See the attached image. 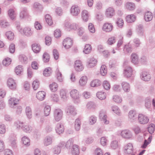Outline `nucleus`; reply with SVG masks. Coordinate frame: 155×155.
Wrapping results in <instances>:
<instances>
[{
    "label": "nucleus",
    "mask_w": 155,
    "mask_h": 155,
    "mask_svg": "<svg viewBox=\"0 0 155 155\" xmlns=\"http://www.w3.org/2000/svg\"><path fill=\"white\" fill-rule=\"evenodd\" d=\"M87 81V77L85 76H82L79 81V84L81 86L84 87L86 84Z\"/></svg>",
    "instance_id": "obj_29"
},
{
    "label": "nucleus",
    "mask_w": 155,
    "mask_h": 155,
    "mask_svg": "<svg viewBox=\"0 0 155 155\" xmlns=\"http://www.w3.org/2000/svg\"><path fill=\"white\" fill-rule=\"evenodd\" d=\"M130 58L131 62L134 64H137L139 62V57L137 54L133 53L131 55Z\"/></svg>",
    "instance_id": "obj_26"
},
{
    "label": "nucleus",
    "mask_w": 155,
    "mask_h": 155,
    "mask_svg": "<svg viewBox=\"0 0 155 155\" xmlns=\"http://www.w3.org/2000/svg\"><path fill=\"white\" fill-rule=\"evenodd\" d=\"M55 130L56 133L58 134L62 133L64 131L63 125L61 123L57 124L55 127Z\"/></svg>",
    "instance_id": "obj_24"
},
{
    "label": "nucleus",
    "mask_w": 155,
    "mask_h": 155,
    "mask_svg": "<svg viewBox=\"0 0 155 155\" xmlns=\"http://www.w3.org/2000/svg\"><path fill=\"white\" fill-rule=\"evenodd\" d=\"M10 23L5 20H0V26L2 28H6L10 26Z\"/></svg>",
    "instance_id": "obj_35"
},
{
    "label": "nucleus",
    "mask_w": 155,
    "mask_h": 155,
    "mask_svg": "<svg viewBox=\"0 0 155 155\" xmlns=\"http://www.w3.org/2000/svg\"><path fill=\"white\" fill-rule=\"evenodd\" d=\"M97 121V118L94 116H92L89 119V123L91 125H93L96 123Z\"/></svg>",
    "instance_id": "obj_64"
},
{
    "label": "nucleus",
    "mask_w": 155,
    "mask_h": 155,
    "mask_svg": "<svg viewBox=\"0 0 155 155\" xmlns=\"http://www.w3.org/2000/svg\"><path fill=\"white\" fill-rule=\"evenodd\" d=\"M11 60L9 58H5L2 61V64L3 65L5 66H8L11 63Z\"/></svg>",
    "instance_id": "obj_63"
},
{
    "label": "nucleus",
    "mask_w": 155,
    "mask_h": 155,
    "mask_svg": "<svg viewBox=\"0 0 155 155\" xmlns=\"http://www.w3.org/2000/svg\"><path fill=\"white\" fill-rule=\"evenodd\" d=\"M64 143L61 142L58 145L55 146L53 149V153L54 154H58L61 152V149L64 147Z\"/></svg>",
    "instance_id": "obj_17"
},
{
    "label": "nucleus",
    "mask_w": 155,
    "mask_h": 155,
    "mask_svg": "<svg viewBox=\"0 0 155 155\" xmlns=\"http://www.w3.org/2000/svg\"><path fill=\"white\" fill-rule=\"evenodd\" d=\"M97 60L94 58H91L89 59L87 62V67L91 68L95 66L97 63Z\"/></svg>",
    "instance_id": "obj_28"
},
{
    "label": "nucleus",
    "mask_w": 155,
    "mask_h": 155,
    "mask_svg": "<svg viewBox=\"0 0 155 155\" xmlns=\"http://www.w3.org/2000/svg\"><path fill=\"white\" fill-rule=\"evenodd\" d=\"M46 93L44 91H39L36 94V96L37 99L40 101L44 100L45 98Z\"/></svg>",
    "instance_id": "obj_20"
},
{
    "label": "nucleus",
    "mask_w": 155,
    "mask_h": 155,
    "mask_svg": "<svg viewBox=\"0 0 155 155\" xmlns=\"http://www.w3.org/2000/svg\"><path fill=\"white\" fill-rule=\"evenodd\" d=\"M132 68L130 66H127L124 69V74L127 78L130 77L132 74Z\"/></svg>",
    "instance_id": "obj_19"
},
{
    "label": "nucleus",
    "mask_w": 155,
    "mask_h": 155,
    "mask_svg": "<svg viewBox=\"0 0 155 155\" xmlns=\"http://www.w3.org/2000/svg\"><path fill=\"white\" fill-rule=\"evenodd\" d=\"M124 51L125 52H131L132 51L131 45L130 44L125 45L124 48Z\"/></svg>",
    "instance_id": "obj_54"
},
{
    "label": "nucleus",
    "mask_w": 155,
    "mask_h": 155,
    "mask_svg": "<svg viewBox=\"0 0 155 155\" xmlns=\"http://www.w3.org/2000/svg\"><path fill=\"white\" fill-rule=\"evenodd\" d=\"M81 122L80 120L78 118L76 119L75 122L74 127L75 130L78 131L81 128Z\"/></svg>",
    "instance_id": "obj_42"
},
{
    "label": "nucleus",
    "mask_w": 155,
    "mask_h": 155,
    "mask_svg": "<svg viewBox=\"0 0 155 155\" xmlns=\"http://www.w3.org/2000/svg\"><path fill=\"white\" fill-rule=\"evenodd\" d=\"M101 84V81L98 79H95L92 81L90 83V85L92 87H97L100 86Z\"/></svg>",
    "instance_id": "obj_34"
},
{
    "label": "nucleus",
    "mask_w": 155,
    "mask_h": 155,
    "mask_svg": "<svg viewBox=\"0 0 155 155\" xmlns=\"http://www.w3.org/2000/svg\"><path fill=\"white\" fill-rule=\"evenodd\" d=\"M153 18V15L151 12L148 11L145 13L144 18L146 21L148 22L151 21Z\"/></svg>",
    "instance_id": "obj_27"
},
{
    "label": "nucleus",
    "mask_w": 155,
    "mask_h": 155,
    "mask_svg": "<svg viewBox=\"0 0 155 155\" xmlns=\"http://www.w3.org/2000/svg\"><path fill=\"white\" fill-rule=\"evenodd\" d=\"M52 71L50 68L48 67L45 69L43 73L44 76L48 77L50 76L52 73Z\"/></svg>",
    "instance_id": "obj_41"
},
{
    "label": "nucleus",
    "mask_w": 155,
    "mask_h": 155,
    "mask_svg": "<svg viewBox=\"0 0 155 155\" xmlns=\"http://www.w3.org/2000/svg\"><path fill=\"white\" fill-rule=\"evenodd\" d=\"M66 112L68 115L74 116L77 114V111L76 109L74 106H70L67 107L66 109Z\"/></svg>",
    "instance_id": "obj_11"
},
{
    "label": "nucleus",
    "mask_w": 155,
    "mask_h": 155,
    "mask_svg": "<svg viewBox=\"0 0 155 155\" xmlns=\"http://www.w3.org/2000/svg\"><path fill=\"white\" fill-rule=\"evenodd\" d=\"M137 113L135 111L131 110L129 112L128 117L131 121L135 120L137 119Z\"/></svg>",
    "instance_id": "obj_21"
},
{
    "label": "nucleus",
    "mask_w": 155,
    "mask_h": 155,
    "mask_svg": "<svg viewBox=\"0 0 155 155\" xmlns=\"http://www.w3.org/2000/svg\"><path fill=\"white\" fill-rule=\"evenodd\" d=\"M32 87L34 90H37L39 87L40 82L38 80H35L32 83Z\"/></svg>",
    "instance_id": "obj_51"
},
{
    "label": "nucleus",
    "mask_w": 155,
    "mask_h": 155,
    "mask_svg": "<svg viewBox=\"0 0 155 155\" xmlns=\"http://www.w3.org/2000/svg\"><path fill=\"white\" fill-rule=\"evenodd\" d=\"M148 130L149 133L151 134L154 131V125L153 124H151L149 125L147 128Z\"/></svg>",
    "instance_id": "obj_59"
},
{
    "label": "nucleus",
    "mask_w": 155,
    "mask_h": 155,
    "mask_svg": "<svg viewBox=\"0 0 155 155\" xmlns=\"http://www.w3.org/2000/svg\"><path fill=\"white\" fill-rule=\"evenodd\" d=\"M113 26L111 23L106 22L102 27V29L103 31L107 32H110L113 30Z\"/></svg>",
    "instance_id": "obj_13"
},
{
    "label": "nucleus",
    "mask_w": 155,
    "mask_h": 155,
    "mask_svg": "<svg viewBox=\"0 0 155 155\" xmlns=\"http://www.w3.org/2000/svg\"><path fill=\"white\" fill-rule=\"evenodd\" d=\"M52 141L51 137L49 136L47 137L44 140V143L45 145L48 146L51 144Z\"/></svg>",
    "instance_id": "obj_52"
},
{
    "label": "nucleus",
    "mask_w": 155,
    "mask_h": 155,
    "mask_svg": "<svg viewBox=\"0 0 155 155\" xmlns=\"http://www.w3.org/2000/svg\"><path fill=\"white\" fill-rule=\"evenodd\" d=\"M81 18L83 20L85 21H87L90 16L88 11L86 10H83L81 13Z\"/></svg>",
    "instance_id": "obj_25"
},
{
    "label": "nucleus",
    "mask_w": 155,
    "mask_h": 155,
    "mask_svg": "<svg viewBox=\"0 0 155 155\" xmlns=\"http://www.w3.org/2000/svg\"><path fill=\"white\" fill-rule=\"evenodd\" d=\"M49 87L52 91L55 92L58 89V85L56 83L54 82L50 84Z\"/></svg>",
    "instance_id": "obj_38"
},
{
    "label": "nucleus",
    "mask_w": 155,
    "mask_h": 155,
    "mask_svg": "<svg viewBox=\"0 0 155 155\" xmlns=\"http://www.w3.org/2000/svg\"><path fill=\"white\" fill-rule=\"evenodd\" d=\"M96 107V105L92 101L87 102L86 105V107L89 109H94Z\"/></svg>",
    "instance_id": "obj_50"
},
{
    "label": "nucleus",
    "mask_w": 155,
    "mask_h": 155,
    "mask_svg": "<svg viewBox=\"0 0 155 155\" xmlns=\"http://www.w3.org/2000/svg\"><path fill=\"white\" fill-rule=\"evenodd\" d=\"M6 35L9 40H12L13 39L14 37V34L11 31H8L6 32Z\"/></svg>",
    "instance_id": "obj_57"
},
{
    "label": "nucleus",
    "mask_w": 155,
    "mask_h": 155,
    "mask_svg": "<svg viewBox=\"0 0 155 155\" xmlns=\"http://www.w3.org/2000/svg\"><path fill=\"white\" fill-rule=\"evenodd\" d=\"M113 101L117 103H120L122 101L121 97L118 95L114 96L113 97Z\"/></svg>",
    "instance_id": "obj_58"
},
{
    "label": "nucleus",
    "mask_w": 155,
    "mask_h": 155,
    "mask_svg": "<svg viewBox=\"0 0 155 155\" xmlns=\"http://www.w3.org/2000/svg\"><path fill=\"white\" fill-rule=\"evenodd\" d=\"M99 117L101 120L103 121L105 124H107L109 123V121L106 119L107 117L106 115V112L105 111L101 110L100 111L99 114Z\"/></svg>",
    "instance_id": "obj_15"
},
{
    "label": "nucleus",
    "mask_w": 155,
    "mask_h": 155,
    "mask_svg": "<svg viewBox=\"0 0 155 155\" xmlns=\"http://www.w3.org/2000/svg\"><path fill=\"white\" fill-rule=\"evenodd\" d=\"M64 25L66 29L69 31L72 30H75L79 28L78 25L68 21H65Z\"/></svg>",
    "instance_id": "obj_5"
},
{
    "label": "nucleus",
    "mask_w": 155,
    "mask_h": 155,
    "mask_svg": "<svg viewBox=\"0 0 155 155\" xmlns=\"http://www.w3.org/2000/svg\"><path fill=\"white\" fill-rule=\"evenodd\" d=\"M121 85L124 91L128 92L130 90V87L129 84L127 82H123L122 83Z\"/></svg>",
    "instance_id": "obj_36"
},
{
    "label": "nucleus",
    "mask_w": 155,
    "mask_h": 155,
    "mask_svg": "<svg viewBox=\"0 0 155 155\" xmlns=\"http://www.w3.org/2000/svg\"><path fill=\"white\" fill-rule=\"evenodd\" d=\"M92 50V48L91 45L89 44L85 45L83 52L86 54H88L91 52Z\"/></svg>",
    "instance_id": "obj_40"
},
{
    "label": "nucleus",
    "mask_w": 155,
    "mask_h": 155,
    "mask_svg": "<svg viewBox=\"0 0 155 155\" xmlns=\"http://www.w3.org/2000/svg\"><path fill=\"white\" fill-rule=\"evenodd\" d=\"M67 91L66 90L62 89L60 91V96L62 98L66 99L67 98Z\"/></svg>",
    "instance_id": "obj_55"
},
{
    "label": "nucleus",
    "mask_w": 155,
    "mask_h": 155,
    "mask_svg": "<svg viewBox=\"0 0 155 155\" xmlns=\"http://www.w3.org/2000/svg\"><path fill=\"white\" fill-rule=\"evenodd\" d=\"M19 100L15 97H11L8 100L9 106L12 108H15L18 104Z\"/></svg>",
    "instance_id": "obj_16"
},
{
    "label": "nucleus",
    "mask_w": 155,
    "mask_h": 155,
    "mask_svg": "<svg viewBox=\"0 0 155 155\" xmlns=\"http://www.w3.org/2000/svg\"><path fill=\"white\" fill-rule=\"evenodd\" d=\"M120 135L123 138L127 139H132L133 137L132 132L127 130H122L121 132Z\"/></svg>",
    "instance_id": "obj_6"
},
{
    "label": "nucleus",
    "mask_w": 155,
    "mask_h": 155,
    "mask_svg": "<svg viewBox=\"0 0 155 155\" xmlns=\"http://www.w3.org/2000/svg\"><path fill=\"white\" fill-rule=\"evenodd\" d=\"M20 61L22 63H25L27 61L28 58L26 56L23 54H20L19 56Z\"/></svg>",
    "instance_id": "obj_60"
},
{
    "label": "nucleus",
    "mask_w": 155,
    "mask_h": 155,
    "mask_svg": "<svg viewBox=\"0 0 155 155\" xmlns=\"http://www.w3.org/2000/svg\"><path fill=\"white\" fill-rule=\"evenodd\" d=\"M32 49L35 53H38L40 51L41 47L39 45L35 43L32 45Z\"/></svg>",
    "instance_id": "obj_37"
},
{
    "label": "nucleus",
    "mask_w": 155,
    "mask_h": 155,
    "mask_svg": "<svg viewBox=\"0 0 155 155\" xmlns=\"http://www.w3.org/2000/svg\"><path fill=\"white\" fill-rule=\"evenodd\" d=\"M14 126L17 129H21L23 131L26 133H30L32 130V127L31 126L19 121L15 123Z\"/></svg>",
    "instance_id": "obj_1"
},
{
    "label": "nucleus",
    "mask_w": 155,
    "mask_h": 155,
    "mask_svg": "<svg viewBox=\"0 0 155 155\" xmlns=\"http://www.w3.org/2000/svg\"><path fill=\"white\" fill-rule=\"evenodd\" d=\"M22 143L25 146H29L30 144V140L27 137L24 136L21 139Z\"/></svg>",
    "instance_id": "obj_44"
},
{
    "label": "nucleus",
    "mask_w": 155,
    "mask_h": 155,
    "mask_svg": "<svg viewBox=\"0 0 155 155\" xmlns=\"http://www.w3.org/2000/svg\"><path fill=\"white\" fill-rule=\"evenodd\" d=\"M138 120L140 124H144L148 123L149 119L147 116L140 114L138 117Z\"/></svg>",
    "instance_id": "obj_8"
},
{
    "label": "nucleus",
    "mask_w": 155,
    "mask_h": 155,
    "mask_svg": "<svg viewBox=\"0 0 155 155\" xmlns=\"http://www.w3.org/2000/svg\"><path fill=\"white\" fill-rule=\"evenodd\" d=\"M25 113L27 117L29 119L32 117V111L30 107H27L25 109Z\"/></svg>",
    "instance_id": "obj_45"
},
{
    "label": "nucleus",
    "mask_w": 155,
    "mask_h": 155,
    "mask_svg": "<svg viewBox=\"0 0 155 155\" xmlns=\"http://www.w3.org/2000/svg\"><path fill=\"white\" fill-rule=\"evenodd\" d=\"M79 149L78 145L75 144L73 146L72 153L73 155H78L79 154Z\"/></svg>",
    "instance_id": "obj_33"
},
{
    "label": "nucleus",
    "mask_w": 155,
    "mask_h": 155,
    "mask_svg": "<svg viewBox=\"0 0 155 155\" xmlns=\"http://www.w3.org/2000/svg\"><path fill=\"white\" fill-rule=\"evenodd\" d=\"M63 115V111L59 108H57L54 110L53 112L54 119L56 121H59L62 118Z\"/></svg>",
    "instance_id": "obj_4"
},
{
    "label": "nucleus",
    "mask_w": 155,
    "mask_h": 155,
    "mask_svg": "<svg viewBox=\"0 0 155 155\" xmlns=\"http://www.w3.org/2000/svg\"><path fill=\"white\" fill-rule=\"evenodd\" d=\"M133 145L131 143H127L124 147V152L126 154H130L133 152Z\"/></svg>",
    "instance_id": "obj_10"
},
{
    "label": "nucleus",
    "mask_w": 155,
    "mask_h": 155,
    "mask_svg": "<svg viewBox=\"0 0 155 155\" xmlns=\"http://www.w3.org/2000/svg\"><path fill=\"white\" fill-rule=\"evenodd\" d=\"M112 111L116 114L119 115H120L121 111L117 106H113L112 107Z\"/></svg>",
    "instance_id": "obj_56"
},
{
    "label": "nucleus",
    "mask_w": 155,
    "mask_h": 155,
    "mask_svg": "<svg viewBox=\"0 0 155 155\" xmlns=\"http://www.w3.org/2000/svg\"><path fill=\"white\" fill-rule=\"evenodd\" d=\"M16 27L19 32L26 36L30 37L33 35V31L31 30V28L29 27L26 26L22 29L20 25L18 24Z\"/></svg>",
    "instance_id": "obj_2"
},
{
    "label": "nucleus",
    "mask_w": 155,
    "mask_h": 155,
    "mask_svg": "<svg viewBox=\"0 0 155 155\" xmlns=\"http://www.w3.org/2000/svg\"><path fill=\"white\" fill-rule=\"evenodd\" d=\"M125 6L127 9L130 11L134 10L135 8V5L133 2H127L125 4Z\"/></svg>",
    "instance_id": "obj_32"
},
{
    "label": "nucleus",
    "mask_w": 155,
    "mask_h": 155,
    "mask_svg": "<svg viewBox=\"0 0 155 155\" xmlns=\"http://www.w3.org/2000/svg\"><path fill=\"white\" fill-rule=\"evenodd\" d=\"M103 86L104 88L107 90H109L110 87L109 83L107 81L105 80L103 82Z\"/></svg>",
    "instance_id": "obj_62"
},
{
    "label": "nucleus",
    "mask_w": 155,
    "mask_h": 155,
    "mask_svg": "<svg viewBox=\"0 0 155 155\" xmlns=\"http://www.w3.org/2000/svg\"><path fill=\"white\" fill-rule=\"evenodd\" d=\"M23 71L22 66L19 65L17 66L15 69V72L17 75L21 74Z\"/></svg>",
    "instance_id": "obj_39"
},
{
    "label": "nucleus",
    "mask_w": 155,
    "mask_h": 155,
    "mask_svg": "<svg viewBox=\"0 0 155 155\" xmlns=\"http://www.w3.org/2000/svg\"><path fill=\"white\" fill-rule=\"evenodd\" d=\"M80 12V8L77 5H73L71 7L70 13L72 15L77 16L79 14Z\"/></svg>",
    "instance_id": "obj_9"
},
{
    "label": "nucleus",
    "mask_w": 155,
    "mask_h": 155,
    "mask_svg": "<svg viewBox=\"0 0 155 155\" xmlns=\"http://www.w3.org/2000/svg\"><path fill=\"white\" fill-rule=\"evenodd\" d=\"M8 14L10 18L12 20H14L16 17V14L14 10L13 9H10L8 11Z\"/></svg>",
    "instance_id": "obj_31"
},
{
    "label": "nucleus",
    "mask_w": 155,
    "mask_h": 155,
    "mask_svg": "<svg viewBox=\"0 0 155 155\" xmlns=\"http://www.w3.org/2000/svg\"><path fill=\"white\" fill-rule=\"evenodd\" d=\"M110 146L113 149H116L118 146V142L116 140H114L112 141L110 143Z\"/></svg>",
    "instance_id": "obj_61"
},
{
    "label": "nucleus",
    "mask_w": 155,
    "mask_h": 155,
    "mask_svg": "<svg viewBox=\"0 0 155 155\" xmlns=\"http://www.w3.org/2000/svg\"><path fill=\"white\" fill-rule=\"evenodd\" d=\"M145 106L147 109H150L151 107V100L149 97H147L145 100Z\"/></svg>",
    "instance_id": "obj_47"
},
{
    "label": "nucleus",
    "mask_w": 155,
    "mask_h": 155,
    "mask_svg": "<svg viewBox=\"0 0 155 155\" xmlns=\"http://www.w3.org/2000/svg\"><path fill=\"white\" fill-rule=\"evenodd\" d=\"M106 93L102 91H100L97 93V97L100 99H104L106 97Z\"/></svg>",
    "instance_id": "obj_43"
},
{
    "label": "nucleus",
    "mask_w": 155,
    "mask_h": 155,
    "mask_svg": "<svg viewBox=\"0 0 155 155\" xmlns=\"http://www.w3.org/2000/svg\"><path fill=\"white\" fill-rule=\"evenodd\" d=\"M63 45L65 48H69L72 45V41L70 38H66L64 40Z\"/></svg>",
    "instance_id": "obj_14"
},
{
    "label": "nucleus",
    "mask_w": 155,
    "mask_h": 155,
    "mask_svg": "<svg viewBox=\"0 0 155 155\" xmlns=\"http://www.w3.org/2000/svg\"><path fill=\"white\" fill-rule=\"evenodd\" d=\"M107 68L106 66L104 65H102L100 68L101 74L103 76H105L107 73Z\"/></svg>",
    "instance_id": "obj_53"
},
{
    "label": "nucleus",
    "mask_w": 155,
    "mask_h": 155,
    "mask_svg": "<svg viewBox=\"0 0 155 155\" xmlns=\"http://www.w3.org/2000/svg\"><path fill=\"white\" fill-rule=\"evenodd\" d=\"M8 86L10 89L13 90L16 89L17 87V84L13 78H9L7 81Z\"/></svg>",
    "instance_id": "obj_12"
},
{
    "label": "nucleus",
    "mask_w": 155,
    "mask_h": 155,
    "mask_svg": "<svg viewBox=\"0 0 155 155\" xmlns=\"http://www.w3.org/2000/svg\"><path fill=\"white\" fill-rule=\"evenodd\" d=\"M70 94L74 103L78 104L80 102L81 95L78 90L73 89L70 91Z\"/></svg>",
    "instance_id": "obj_3"
},
{
    "label": "nucleus",
    "mask_w": 155,
    "mask_h": 155,
    "mask_svg": "<svg viewBox=\"0 0 155 155\" xmlns=\"http://www.w3.org/2000/svg\"><path fill=\"white\" fill-rule=\"evenodd\" d=\"M45 17L46 21L48 25H51L53 24V22L51 17L49 15H46Z\"/></svg>",
    "instance_id": "obj_49"
},
{
    "label": "nucleus",
    "mask_w": 155,
    "mask_h": 155,
    "mask_svg": "<svg viewBox=\"0 0 155 155\" xmlns=\"http://www.w3.org/2000/svg\"><path fill=\"white\" fill-rule=\"evenodd\" d=\"M152 136L149 134V137L148 138V141H147L146 140H145L143 145L141 146V147L143 148H145L151 142L152 139Z\"/></svg>",
    "instance_id": "obj_46"
},
{
    "label": "nucleus",
    "mask_w": 155,
    "mask_h": 155,
    "mask_svg": "<svg viewBox=\"0 0 155 155\" xmlns=\"http://www.w3.org/2000/svg\"><path fill=\"white\" fill-rule=\"evenodd\" d=\"M29 16L27 9L25 8H22L21 9L19 17L20 18L23 19L27 18Z\"/></svg>",
    "instance_id": "obj_18"
},
{
    "label": "nucleus",
    "mask_w": 155,
    "mask_h": 155,
    "mask_svg": "<svg viewBox=\"0 0 155 155\" xmlns=\"http://www.w3.org/2000/svg\"><path fill=\"white\" fill-rule=\"evenodd\" d=\"M114 9L111 7H109L106 9L105 15L107 17L111 18L115 14Z\"/></svg>",
    "instance_id": "obj_23"
},
{
    "label": "nucleus",
    "mask_w": 155,
    "mask_h": 155,
    "mask_svg": "<svg viewBox=\"0 0 155 155\" xmlns=\"http://www.w3.org/2000/svg\"><path fill=\"white\" fill-rule=\"evenodd\" d=\"M51 108L50 106H46L44 108V113L45 116H49L50 113Z\"/></svg>",
    "instance_id": "obj_48"
},
{
    "label": "nucleus",
    "mask_w": 155,
    "mask_h": 155,
    "mask_svg": "<svg viewBox=\"0 0 155 155\" xmlns=\"http://www.w3.org/2000/svg\"><path fill=\"white\" fill-rule=\"evenodd\" d=\"M136 19L135 15L134 14L127 15L126 17V20L128 23H132L135 21Z\"/></svg>",
    "instance_id": "obj_30"
},
{
    "label": "nucleus",
    "mask_w": 155,
    "mask_h": 155,
    "mask_svg": "<svg viewBox=\"0 0 155 155\" xmlns=\"http://www.w3.org/2000/svg\"><path fill=\"white\" fill-rule=\"evenodd\" d=\"M74 67L75 70L77 72L82 71L84 68L82 62L79 60H77L75 61Z\"/></svg>",
    "instance_id": "obj_7"
},
{
    "label": "nucleus",
    "mask_w": 155,
    "mask_h": 155,
    "mask_svg": "<svg viewBox=\"0 0 155 155\" xmlns=\"http://www.w3.org/2000/svg\"><path fill=\"white\" fill-rule=\"evenodd\" d=\"M140 77L142 80L145 81H149L151 78V76L147 72L144 71L142 73Z\"/></svg>",
    "instance_id": "obj_22"
}]
</instances>
